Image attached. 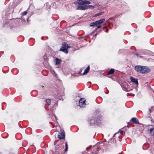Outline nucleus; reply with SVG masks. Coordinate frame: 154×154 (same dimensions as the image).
<instances>
[{
	"label": "nucleus",
	"instance_id": "473e14b6",
	"mask_svg": "<svg viewBox=\"0 0 154 154\" xmlns=\"http://www.w3.org/2000/svg\"><path fill=\"white\" fill-rule=\"evenodd\" d=\"M63 95V93H62L60 95V96H62Z\"/></svg>",
	"mask_w": 154,
	"mask_h": 154
},
{
	"label": "nucleus",
	"instance_id": "423d86ee",
	"mask_svg": "<svg viewBox=\"0 0 154 154\" xmlns=\"http://www.w3.org/2000/svg\"><path fill=\"white\" fill-rule=\"evenodd\" d=\"M61 132L57 136L58 138L59 139H63L65 137V134L64 131L63 130L61 131Z\"/></svg>",
	"mask_w": 154,
	"mask_h": 154
},
{
	"label": "nucleus",
	"instance_id": "4468645a",
	"mask_svg": "<svg viewBox=\"0 0 154 154\" xmlns=\"http://www.w3.org/2000/svg\"><path fill=\"white\" fill-rule=\"evenodd\" d=\"M123 133V132L122 131H119L117 133L115 134H114V135H118V138H119L120 137V136L119 135H118L119 134H122Z\"/></svg>",
	"mask_w": 154,
	"mask_h": 154
},
{
	"label": "nucleus",
	"instance_id": "cd10ccee",
	"mask_svg": "<svg viewBox=\"0 0 154 154\" xmlns=\"http://www.w3.org/2000/svg\"><path fill=\"white\" fill-rule=\"evenodd\" d=\"M130 94V95H131V96H134V94Z\"/></svg>",
	"mask_w": 154,
	"mask_h": 154
},
{
	"label": "nucleus",
	"instance_id": "4be33fe9",
	"mask_svg": "<svg viewBox=\"0 0 154 154\" xmlns=\"http://www.w3.org/2000/svg\"><path fill=\"white\" fill-rule=\"evenodd\" d=\"M27 10H26V11H25L23 12L22 13V15H26L27 13Z\"/></svg>",
	"mask_w": 154,
	"mask_h": 154
},
{
	"label": "nucleus",
	"instance_id": "2eb2a0df",
	"mask_svg": "<svg viewBox=\"0 0 154 154\" xmlns=\"http://www.w3.org/2000/svg\"><path fill=\"white\" fill-rule=\"evenodd\" d=\"M56 60V63L55 64L56 65H59L60 63L61 60H60L58 58H56L55 59Z\"/></svg>",
	"mask_w": 154,
	"mask_h": 154
},
{
	"label": "nucleus",
	"instance_id": "f3484780",
	"mask_svg": "<svg viewBox=\"0 0 154 154\" xmlns=\"http://www.w3.org/2000/svg\"><path fill=\"white\" fill-rule=\"evenodd\" d=\"M108 142L112 144V143H114L115 142L113 139L112 140V138H111L109 140Z\"/></svg>",
	"mask_w": 154,
	"mask_h": 154
},
{
	"label": "nucleus",
	"instance_id": "6ab92c4d",
	"mask_svg": "<svg viewBox=\"0 0 154 154\" xmlns=\"http://www.w3.org/2000/svg\"><path fill=\"white\" fill-rule=\"evenodd\" d=\"M78 3L79 4L84 5V1L79 0L78 1Z\"/></svg>",
	"mask_w": 154,
	"mask_h": 154
},
{
	"label": "nucleus",
	"instance_id": "f8f14e48",
	"mask_svg": "<svg viewBox=\"0 0 154 154\" xmlns=\"http://www.w3.org/2000/svg\"><path fill=\"white\" fill-rule=\"evenodd\" d=\"M105 21L104 18L101 19L100 20L97 21L98 25H100L103 23Z\"/></svg>",
	"mask_w": 154,
	"mask_h": 154
},
{
	"label": "nucleus",
	"instance_id": "7c9ffc66",
	"mask_svg": "<svg viewBox=\"0 0 154 154\" xmlns=\"http://www.w3.org/2000/svg\"><path fill=\"white\" fill-rule=\"evenodd\" d=\"M54 117H55V119H56V120H57V117L56 116H54Z\"/></svg>",
	"mask_w": 154,
	"mask_h": 154
},
{
	"label": "nucleus",
	"instance_id": "0eeeda50",
	"mask_svg": "<svg viewBox=\"0 0 154 154\" xmlns=\"http://www.w3.org/2000/svg\"><path fill=\"white\" fill-rule=\"evenodd\" d=\"M88 9L87 7H86V6H83L81 5H78L77 8H76L77 10H85L86 9Z\"/></svg>",
	"mask_w": 154,
	"mask_h": 154
},
{
	"label": "nucleus",
	"instance_id": "f704fd0d",
	"mask_svg": "<svg viewBox=\"0 0 154 154\" xmlns=\"http://www.w3.org/2000/svg\"><path fill=\"white\" fill-rule=\"evenodd\" d=\"M57 98H58V99H60V100H61V99H60V98H58V97H57Z\"/></svg>",
	"mask_w": 154,
	"mask_h": 154
},
{
	"label": "nucleus",
	"instance_id": "c9c22d12",
	"mask_svg": "<svg viewBox=\"0 0 154 154\" xmlns=\"http://www.w3.org/2000/svg\"><path fill=\"white\" fill-rule=\"evenodd\" d=\"M56 124H57V121H56Z\"/></svg>",
	"mask_w": 154,
	"mask_h": 154
},
{
	"label": "nucleus",
	"instance_id": "412c9836",
	"mask_svg": "<svg viewBox=\"0 0 154 154\" xmlns=\"http://www.w3.org/2000/svg\"><path fill=\"white\" fill-rule=\"evenodd\" d=\"M103 13V12L98 13L96 14H95V15L94 16V17H97V16H99L101 14H102Z\"/></svg>",
	"mask_w": 154,
	"mask_h": 154
},
{
	"label": "nucleus",
	"instance_id": "39448f33",
	"mask_svg": "<svg viewBox=\"0 0 154 154\" xmlns=\"http://www.w3.org/2000/svg\"><path fill=\"white\" fill-rule=\"evenodd\" d=\"M148 131L149 132V133L152 135H154V128L153 127V126L152 125H149L148 126Z\"/></svg>",
	"mask_w": 154,
	"mask_h": 154
},
{
	"label": "nucleus",
	"instance_id": "5701e85b",
	"mask_svg": "<svg viewBox=\"0 0 154 154\" xmlns=\"http://www.w3.org/2000/svg\"><path fill=\"white\" fill-rule=\"evenodd\" d=\"M65 147H66V148H65V151H67L68 148L67 143H65Z\"/></svg>",
	"mask_w": 154,
	"mask_h": 154
},
{
	"label": "nucleus",
	"instance_id": "e433bc0d",
	"mask_svg": "<svg viewBox=\"0 0 154 154\" xmlns=\"http://www.w3.org/2000/svg\"><path fill=\"white\" fill-rule=\"evenodd\" d=\"M41 39H43V37H41Z\"/></svg>",
	"mask_w": 154,
	"mask_h": 154
},
{
	"label": "nucleus",
	"instance_id": "c85d7f7f",
	"mask_svg": "<svg viewBox=\"0 0 154 154\" xmlns=\"http://www.w3.org/2000/svg\"><path fill=\"white\" fill-rule=\"evenodd\" d=\"M108 31H109L108 29H106V32H108Z\"/></svg>",
	"mask_w": 154,
	"mask_h": 154
},
{
	"label": "nucleus",
	"instance_id": "72a5a7b5",
	"mask_svg": "<svg viewBox=\"0 0 154 154\" xmlns=\"http://www.w3.org/2000/svg\"><path fill=\"white\" fill-rule=\"evenodd\" d=\"M54 74L55 73V72L54 71H53Z\"/></svg>",
	"mask_w": 154,
	"mask_h": 154
},
{
	"label": "nucleus",
	"instance_id": "b1692460",
	"mask_svg": "<svg viewBox=\"0 0 154 154\" xmlns=\"http://www.w3.org/2000/svg\"><path fill=\"white\" fill-rule=\"evenodd\" d=\"M92 146L91 145L90 146H89V147L88 148H86V150L87 151L89 149H90L91 148Z\"/></svg>",
	"mask_w": 154,
	"mask_h": 154
},
{
	"label": "nucleus",
	"instance_id": "f257e3e1",
	"mask_svg": "<svg viewBox=\"0 0 154 154\" xmlns=\"http://www.w3.org/2000/svg\"><path fill=\"white\" fill-rule=\"evenodd\" d=\"M71 47L68 44L65 42L63 43L61 47L60 50V51H62L66 54H67L68 51L67 49Z\"/></svg>",
	"mask_w": 154,
	"mask_h": 154
},
{
	"label": "nucleus",
	"instance_id": "20e7f679",
	"mask_svg": "<svg viewBox=\"0 0 154 154\" xmlns=\"http://www.w3.org/2000/svg\"><path fill=\"white\" fill-rule=\"evenodd\" d=\"M86 100L84 98H81L79 101V105L81 107H84L86 105Z\"/></svg>",
	"mask_w": 154,
	"mask_h": 154
},
{
	"label": "nucleus",
	"instance_id": "f03ea898",
	"mask_svg": "<svg viewBox=\"0 0 154 154\" xmlns=\"http://www.w3.org/2000/svg\"><path fill=\"white\" fill-rule=\"evenodd\" d=\"M101 118V117L100 116H98L97 119L95 121L93 119H90L89 122H90V125H92L95 124H98V123L100 122L99 121H100V119Z\"/></svg>",
	"mask_w": 154,
	"mask_h": 154
},
{
	"label": "nucleus",
	"instance_id": "aec40b11",
	"mask_svg": "<svg viewBox=\"0 0 154 154\" xmlns=\"http://www.w3.org/2000/svg\"><path fill=\"white\" fill-rule=\"evenodd\" d=\"M51 99H46L45 100V101L47 103L48 105H50L51 103Z\"/></svg>",
	"mask_w": 154,
	"mask_h": 154
},
{
	"label": "nucleus",
	"instance_id": "7ed1b4c3",
	"mask_svg": "<svg viewBox=\"0 0 154 154\" xmlns=\"http://www.w3.org/2000/svg\"><path fill=\"white\" fill-rule=\"evenodd\" d=\"M151 71V69L148 67L142 66V68L141 71L140 73L142 74H146L148 73Z\"/></svg>",
	"mask_w": 154,
	"mask_h": 154
},
{
	"label": "nucleus",
	"instance_id": "c756f323",
	"mask_svg": "<svg viewBox=\"0 0 154 154\" xmlns=\"http://www.w3.org/2000/svg\"><path fill=\"white\" fill-rule=\"evenodd\" d=\"M98 34V33H96L95 35H94V36H96Z\"/></svg>",
	"mask_w": 154,
	"mask_h": 154
},
{
	"label": "nucleus",
	"instance_id": "6e6552de",
	"mask_svg": "<svg viewBox=\"0 0 154 154\" xmlns=\"http://www.w3.org/2000/svg\"><path fill=\"white\" fill-rule=\"evenodd\" d=\"M142 66L137 65L135 66L134 68L135 70L138 72L140 73Z\"/></svg>",
	"mask_w": 154,
	"mask_h": 154
},
{
	"label": "nucleus",
	"instance_id": "1a4fd4ad",
	"mask_svg": "<svg viewBox=\"0 0 154 154\" xmlns=\"http://www.w3.org/2000/svg\"><path fill=\"white\" fill-rule=\"evenodd\" d=\"M130 79L131 80L132 82L135 83L136 85H138V83L137 79L134 78L132 77H131Z\"/></svg>",
	"mask_w": 154,
	"mask_h": 154
},
{
	"label": "nucleus",
	"instance_id": "a211bd4d",
	"mask_svg": "<svg viewBox=\"0 0 154 154\" xmlns=\"http://www.w3.org/2000/svg\"><path fill=\"white\" fill-rule=\"evenodd\" d=\"M91 3L90 2L87 0L84 1V5H88Z\"/></svg>",
	"mask_w": 154,
	"mask_h": 154
},
{
	"label": "nucleus",
	"instance_id": "2f4dec72",
	"mask_svg": "<svg viewBox=\"0 0 154 154\" xmlns=\"http://www.w3.org/2000/svg\"><path fill=\"white\" fill-rule=\"evenodd\" d=\"M85 152H82V154H85Z\"/></svg>",
	"mask_w": 154,
	"mask_h": 154
},
{
	"label": "nucleus",
	"instance_id": "9d476101",
	"mask_svg": "<svg viewBox=\"0 0 154 154\" xmlns=\"http://www.w3.org/2000/svg\"><path fill=\"white\" fill-rule=\"evenodd\" d=\"M130 122L137 124L139 123L138 121L135 118H133L130 120Z\"/></svg>",
	"mask_w": 154,
	"mask_h": 154
},
{
	"label": "nucleus",
	"instance_id": "bb28decb",
	"mask_svg": "<svg viewBox=\"0 0 154 154\" xmlns=\"http://www.w3.org/2000/svg\"><path fill=\"white\" fill-rule=\"evenodd\" d=\"M138 57H142L140 56H139V55H141V54H135Z\"/></svg>",
	"mask_w": 154,
	"mask_h": 154
},
{
	"label": "nucleus",
	"instance_id": "a878e982",
	"mask_svg": "<svg viewBox=\"0 0 154 154\" xmlns=\"http://www.w3.org/2000/svg\"><path fill=\"white\" fill-rule=\"evenodd\" d=\"M97 28L96 29V30H97V29L100 28L101 27V26H100V25H97Z\"/></svg>",
	"mask_w": 154,
	"mask_h": 154
},
{
	"label": "nucleus",
	"instance_id": "393cba45",
	"mask_svg": "<svg viewBox=\"0 0 154 154\" xmlns=\"http://www.w3.org/2000/svg\"><path fill=\"white\" fill-rule=\"evenodd\" d=\"M86 7H87L88 8H89V7H91L93 8H94V7L93 6L91 5H89L88 6H86Z\"/></svg>",
	"mask_w": 154,
	"mask_h": 154
},
{
	"label": "nucleus",
	"instance_id": "dca6fc26",
	"mask_svg": "<svg viewBox=\"0 0 154 154\" xmlns=\"http://www.w3.org/2000/svg\"><path fill=\"white\" fill-rule=\"evenodd\" d=\"M114 72V70L113 69H111L107 73L108 75H110L113 74Z\"/></svg>",
	"mask_w": 154,
	"mask_h": 154
},
{
	"label": "nucleus",
	"instance_id": "ddd939ff",
	"mask_svg": "<svg viewBox=\"0 0 154 154\" xmlns=\"http://www.w3.org/2000/svg\"><path fill=\"white\" fill-rule=\"evenodd\" d=\"M97 25L98 24L97 22V21L91 23L90 24V26H97Z\"/></svg>",
	"mask_w": 154,
	"mask_h": 154
},
{
	"label": "nucleus",
	"instance_id": "9b49d317",
	"mask_svg": "<svg viewBox=\"0 0 154 154\" xmlns=\"http://www.w3.org/2000/svg\"><path fill=\"white\" fill-rule=\"evenodd\" d=\"M90 69V66H88L87 68L85 70L84 73H83V75H85L87 74L89 72Z\"/></svg>",
	"mask_w": 154,
	"mask_h": 154
}]
</instances>
